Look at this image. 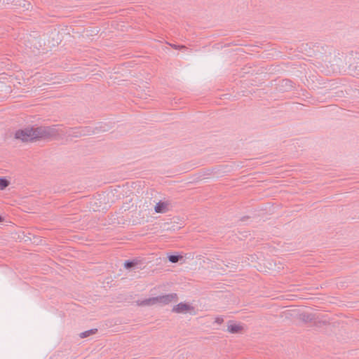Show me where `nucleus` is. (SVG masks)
I'll return each instance as SVG.
<instances>
[{"label":"nucleus","instance_id":"nucleus-1","mask_svg":"<svg viewBox=\"0 0 359 359\" xmlns=\"http://www.w3.org/2000/svg\"><path fill=\"white\" fill-rule=\"evenodd\" d=\"M62 133L58 126L27 127L18 130L15 133V138L23 142H34L39 139L55 137Z\"/></svg>","mask_w":359,"mask_h":359},{"label":"nucleus","instance_id":"nucleus-2","mask_svg":"<svg viewBox=\"0 0 359 359\" xmlns=\"http://www.w3.org/2000/svg\"><path fill=\"white\" fill-rule=\"evenodd\" d=\"M177 299L176 293H170L164 295H161L155 297H151L142 300L140 305L141 306H151L154 304L166 305L173 301Z\"/></svg>","mask_w":359,"mask_h":359},{"label":"nucleus","instance_id":"nucleus-3","mask_svg":"<svg viewBox=\"0 0 359 359\" xmlns=\"http://www.w3.org/2000/svg\"><path fill=\"white\" fill-rule=\"evenodd\" d=\"M193 309V307L188 304L180 302L172 309V311L177 313H187Z\"/></svg>","mask_w":359,"mask_h":359},{"label":"nucleus","instance_id":"nucleus-4","mask_svg":"<svg viewBox=\"0 0 359 359\" xmlns=\"http://www.w3.org/2000/svg\"><path fill=\"white\" fill-rule=\"evenodd\" d=\"M169 204L167 202L159 201L155 205L154 210L158 213H165L168 210Z\"/></svg>","mask_w":359,"mask_h":359},{"label":"nucleus","instance_id":"nucleus-5","mask_svg":"<svg viewBox=\"0 0 359 359\" xmlns=\"http://www.w3.org/2000/svg\"><path fill=\"white\" fill-rule=\"evenodd\" d=\"M81 130V127H78V128H71L68 132H67L66 133L69 135V136H72V137H81L83 136L82 135V131Z\"/></svg>","mask_w":359,"mask_h":359},{"label":"nucleus","instance_id":"nucleus-6","mask_svg":"<svg viewBox=\"0 0 359 359\" xmlns=\"http://www.w3.org/2000/svg\"><path fill=\"white\" fill-rule=\"evenodd\" d=\"M228 331L231 333L236 334L240 332L243 327L239 324H229L227 328Z\"/></svg>","mask_w":359,"mask_h":359},{"label":"nucleus","instance_id":"nucleus-7","mask_svg":"<svg viewBox=\"0 0 359 359\" xmlns=\"http://www.w3.org/2000/svg\"><path fill=\"white\" fill-rule=\"evenodd\" d=\"M83 136L90 135L95 133L94 128L91 126L81 127Z\"/></svg>","mask_w":359,"mask_h":359},{"label":"nucleus","instance_id":"nucleus-8","mask_svg":"<svg viewBox=\"0 0 359 359\" xmlns=\"http://www.w3.org/2000/svg\"><path fill=\"white\" fill-rule=\"evenodd\" d=\"M97 332V329H90L89 330L81 332L79 336L81 338H86L92 334H95Z\"/></svg>","mask_w":359,"mask_h":359},{"label":"nucleus","instance_id":"nucleus-9","mask_svg":"<svg viewBox=\"0 0 359 359\" xmlns=\"http://www.w3.org/2000/svg\"><path fill=\"white\" fill-rule=\"evenodd\" d=\"M182 258V257L181 255H170L168 256V260L172 263H177Z\"/></svg>","mask_w":359,"mask_h":359},{"label":"nucleus","instance_id":"nucleus-10","mask_svg":"<svg viewBox=\"0 0 359 359\" xmlns=\"http://www.w3.org/2000/svg\"><path fill=\"white\" fill-rule=\"evenodd\" d=\"M18 5L25 10H29L32 7L30 2L26 0H20Z\"/></svg>","mask_w":359,"mask_h":359},{"label":"nucleus","instance_id":"nucleus-11","mask_svg":"<svg viewBox=\"0 0 359 359\" xmlns=\"http://www.w3.org/2000/svg\"><path fill=\"white\" fill-rule=\"evenodd\" d=\"M9 185V181L5 178H0V189L4 190Z\"/></svg>","mask_w":359,"mask_h":359},{"label":"nucleus","instance_id":"nucleus-12","mask_svg":"<svg viewBox=\"0 0 359 359\" xmlns=\"http://www.w3.org/2000/svg\"><path fill=\"white\" fill-rule=\"evenodd\" d=\"M137 262L135 261H126L124 263V266L126 269H130L136 265Z\"/></svg>","mask_w":359,"mask_h":359},{"label":"nucleus","instance_id":"nucleus-13","mask_svg":"<svg viewBox=\"0 0 359 359\" xmlns=\"http://www.w3.org/2000/svg\"><path fill=\"white\" fill-rule=\"evenodd\" d=\"M170 46L177 50V49H183V48H186V47L184 46H180V45H175V44H170Z\"/></svg>","mask_w":359,"mask_h":359},{"label":"nucleus","instance_id":"nucleus-14","mask_svg":"<svg viewBox=\"0 0 359 359\" xmlns=\"http://www.w3.org/2000/svg\"><path fill=\"white\" fill-rule=\"evenodd\" d=\"M282 82L283 83H285L286 86L288 85L290 88L292 87V85L290 84L291 82L289 80H283Z\"/></svg>","mask_w":359,"mask_h":359},{"label":"nucleus","instance_id":"nucleus-15","mask_svg":"<svg viewBox=\"0 0 359 359\" xmlns=\"http://www.w3.org/2000/svg\"><path fill=\"white\" fill-rule=\"evenodd\" d=\"M215 322L220 324L223 322V319L221 318H217Z\"/></svg>","mask_w":359,"mask_h":359},{"label":"nucleus","instance_id":"nucleus-16","mask_svg":"<svg viewBox=\"0 0 359 359\" xmlns=\"http://www.w3.org/2000/svg\"><path fill=\"white\" fill-rule=\"evenodd\" d=\"M3 221L2 217L0 215V222Z\"/></svg>","mask_w":359,"mask_h":359}]
</instances>
